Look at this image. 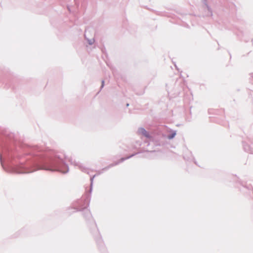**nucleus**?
Masks as SVG:
<instances>
[{"label":"nucleus","instance_id":"nucleus-1","mask_svg":"<svg viewBox=\"0 0 253 253\" xmlns=\"http://www.w3.org/2000/svg\"><path fill=\"white\" fill-rule=\"evenodd\" d=\"M138 132L140 134H142L147 138H150V135L149 133L143 128H140L138 129Z\"/></svg>","mask_w":253,"mask_h":253},{"label":"nucleus","instance_id":"nucleus-2","mask_svg":"<svg viewBox=\"0 0 253 253\" xmlns=\"http://www.w3.org/2000/svg\"><path fill=\"white\" fill-rule=\"evenodd\" d=\"M38 169H45V170H49V169H46L43 167H38L35 170H38Z\"/></svg>","mask_w":253,"mask_h":253}]
</instances>
